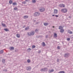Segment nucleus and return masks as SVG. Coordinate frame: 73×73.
Masks as SVG:
<instances>
[{
  "mask_svg": "<svg viewBox=\"0 0 73 73\" xmlns=\"http://www.w3.org/2000/svg\"><path fill=\"white\" fill-rule=\"evenodd\" d=\"M1 29V28L0 27V30Z\"/></svg>",
  "mask_w": 73,
  "mask_h": 73,
  "instance_id": "49530a36",
  "label": "nucleus"
},
{
  "mask_svg": "<svg viewBox=\"0 0 73 73\" xmlns=\"http://www.w3.org/2000/svg\"><path fill=\"white\" fill-rule=\"evenodd\" d=\"M9 48L11 50H14V47H10Z\"/></svg>",
  "mask_w": 73,
  "mask_h": 73,
  "instance_id": "1a4fd4ad",
  "label": "nucleus"
},
{
  "mask_svg": "<svg viewBox=\"0 0 73 73\" xmlns=\"http://www.w3.org/2000/svg\"><path fill=\"white\" fill-rule=\"evenodd\" d=\"M47 37H48V36H46V38H47Z\"/></svg>",
  "mask_w": 73,
  "mask_h": 73,
  "instance_id": "79ce46f5",
  "label": "nucleus"
},
{
  "mask_svg": "<svg viewBox=\"0 0 73 73\" xmlns=\"http://www.w3.org/2000/svg\"><path fill=\"white\" fill-rule=\"evenodd\" d=\"M27 70H30L31 69V67L30 66L28 67L27 68Z\"/></svg>",
  "mask_w": 73,
  "mask_h": 73,
  "instance_id": "6e6552de",
  "label": "nucleus"
},
{
  "mask_svg": "<svg viewBox=\"0 0 73 73\" xmlns=\"http://www.w3.org/2000/svg\"><path fill=\"white\" fill-rule=\"evenodd\" d=\"M64 57H69V54H65L64 55Z\"/></svg>",
  "mask_w": 73,
  "mask_h": 73,
  "instance_id": "9d476101",
  "label": "nucleus"
},
{
  "mask_svg": "<svg viewBox=\"0 0 73 73\" xmlns=\"http://www.w3.org/2000/svg\"><path fill=\"white\" fill-rule=\"evenodd\" d=\"M0 44H1V43H0Z\"/></svg>",
  "mask_w": 73,
  "mask_h": 73,
  "instance_id": "09e8293b",
  "label": "nucleus"
},
{
  "mask_svg": "<svg viewBox=\"0 0 73 73\" xmlns=\"http://www.w3.org/2000/svg\"><path fill=\"white\" fill-rule=\"evenodd\" d=\"M28 50H31V49L30 48H28Z\"/></svg>",
  "mask_w": 73,
  "mask_h": 73,
  "instance_id": "ea45409f",
  "label": "nucleus"
},
{
  "mask_svg": "<svg viewBox=\"0 0 73 73\" xmlns=\"http://www.w3.org/2000/svg\"><path fill=\"white\" fill-rule=\"evenodd\" d=\"M13 2V1H12L10 0L9 1V3L11 4Z\"/></svg>",
  "mask_w": 73,
  "mask_h": 73,
  "instance_id": "bb28decb",
  "label": "nucleus"
},
{
  "mask_svg": "<svg viewBox=\"0 0 73 73\" xmlns=\"http://www.w3.org/2000/svg\"><path fill=\"white\" fill-rule=\"evenodd\" d=\"M55 16H56V17H58V16L57 15H55Z\"/></svg>",
  "mask_w": 73,
  "mask_h": 73,
  "instance_id": "58836bf2",
  "label": "nucleus"
},
{
  "mask_svg": "<svg viewBox=\"0 0 73 73\" xmlns=\"http://www.w3.org/2000/svg\"><path fill=\"white\" fill-rule=\"evenodd\" d=\"M57 48L58 49H60V47H59V46H58L57 47Z\"/></svg>",
  "mask_w": 73,
  "mask_h": 73,
  "instance_id": "e433bc0d",
  "label": "nucleus"
},
{
  "mask_svg": "<svg viewBox=\"0 0 73 73\" xmlns=\"http://www.w3.org/2000/svg\"><path fill=\"white\" fill-rule=\"evenodd\" d=\"M68 33H69V34H73V33H72V32L70 31V30H69L68 31Z\"/></svg>",
  "mask_w": 73,
  "mask_h": 73,
  "instance_id": "a211bd4d",
  "label": "nucleus"
},
{
  "mask_svg": "<svg viewBox=\"0 0 73 73\" xmlns=\"http://www.w3.org/2000/svg\"><path fill=\"white\" fill-rule=\"evenodd\" d=\"M60 32V33H63V32H64V29H61Z\"/></svg>",
  "mask_w": 73,
  "mask_h": 73,
  "instance_id": "f8f14e48",
  "label": "nucleus"
},
{
  "mask_svg": "<svg viewBox=\"0 0 73 73\" xmlns=\"http://www.w3.org/2000/svg\"><path fill=\"white\" fill-rule=\"evenodd\" d=\"M59 7H65V5L64 4H60L59 5Z\"/></svg>",
  "mask_w": 73,
  "mask_h": 73,
  "instance_id": "423d86ee",
  "label": "nucleus"
},
{
  "mask_svg": "<svg viewBox=\"0 0 73 73\" xmlns=\"http://www.w3.org/2000/svg\"><path fill=\"white\" fill-rule=\"evenodd\" d=\"M30 33L31 36H33L35 34V32L33 31H31Z\"/></svg>",
  "mask_w": 73,
  "mask_h": 73,
  "instance_id": "0eeeda50",
  "label": "nucleus"
},
{
  "mask_svg": "<svg viewBox=\"0 0 73 73\" xmlns=\"http://www.w3.org/2000/svg\"><path fill=\"white\" fill-rule=\"evenodd\" d=\"M23 18H24V19H27V18H28V15L24 16L23 17Z\"/></svg>",
  "mask_w": 73,
  "mask_h": 73,
  "instance_id": "2eb2a0df",
  "label": "nucleus"
},
{
  "mask_svg": "<svg viewBox=\"0 0 73 73\" xmlns=\"http://www.w3.org/2000/svg\"><path fill=\"white\" fill-rule=\"evenodd\" d=\"M54 72V70H49L48 71V73H52V72Z\"/></svg>",
  "mask_w": 73,
  "mask_h": 73,
  "instance_id": "9b49d317",
  "label": "nucleus"
},
{
  "mask_svg": "<svg viewBox=\"0 0 73 73\" xmlns=\"http://www.w3.org/2000/svg\"><path fill=\"white\" fill-rule=\"evenodd\" d=\"M59 61H60V60H59V59H58L57 60V62H59Z\"/></svg>",
  "mask_w": 73,
  "mask_h": 73,
  "instance_id": "4c0bfd02",
  "label": "nucleus"
},
{
  "mask_svg": "<svg viewBox=\"0 0 73 73\" xmlns=\"http://www.w3.org/2000/svg\"><path fill=\"white\" fill-rule=\"evenodd\" d=\"M22 3L23 4H26V2H25V1H24L23 2H22Z\"/></svg>",
  "mask_w": 73,
  "mask_h": 73,
  "instance_id": "7c9ffc66",
  "label": "nucleus"
},
{
  "mask_svg": "<svg viewBox=\"0 0 73 73\" xmlns=\"http://www.w3.org/2000/svg\"><path fill=\"white\" fill-rule=\"evenodd\" d=\"M40 15V13L38 12H36L34 14V16L37 17L38 16Z\"/></svg>",
  "mask_w": 73,
  "mask_h": 73,
  "instance_id": "f257e3e1",
  "label": "nucleus"
},
{
  "mask_svg": "<svg viewBox=\"0 0 73 73\" xmlns=\"http://www.w3.org/2000/svg\"><path fill=\"white\" fill-rule=\"evenodd\" d=\"M5 60L4 59H3L2 60V62H3V63H5Z\"/></svg>",
  "mask_w": 73,
  "mask_h": 73,
  "instance_id": "393cba45",
  "label": "nucleus"
},
{
  "mask_svg": "<svg viewBox=\"0 0 73 73\" xmlns=\"http://www.w3.org/2000/svg\"><path fill=\"white\" fill-rule=\"evenodd\" d=\"M3 52H4V51L3 50H2L0 51V54H2L3 53Z\"/></svg>",
  "mask_w": 73,
  "mask_h": 73,
  "instance_id": "412c9836",
  "label": "nucleus"
},
{
  "mask_svg": "<svg viewBox=\"0 0 73 73\" xmlns=\"http://www.w3.org/2000/svg\"><path fill=\"white\" fill-rule=\"evenodd\" d=\"M54 36L55 38H56L57 37V35L56 33H54Z\"/></svg>",
  "mask_w": 73,
  "mask_h": 73,
  "instance_id": "dca6fc26",
  "label": "nucleus"
},
{
  "mask_svg": "<svg viewBox=\"0 0 73 73\" xmlns=\"http://www.w3.org/2000/svg\"><path fill=\"white\" fill-rule=\"evenodd\" d=\"M14 10H17L18 9H17V7H15L14 8Z\"/></svg>",
  "mask_w": 73,
  "mask_h": 73,
  "instance_id": "2f4dec72",
  "label": "nucleus"
},
{
  "mask_svg": "<svg viewBox=\"0 0 73 73\" xmlns=\"http://www.w3.org/2000/svg\"><path fill=\"white\" fill-rule=\"evenodd\" d=\"M52 16H55V15H52Z\"/></svg>",
  "mask_w": 73,
  "mask_h": 73,
  "instance_id": "c03bdc74",
  "label": "nucleus"
},
{
  "mask_svg": "<svg viewBox=\"0 0 73 73\" xmlns=\"http://www.w3.org/2000/svg\"><path fill=\"white\" fill-rule=\"evenodd\" d=\"M67 19L68 20H70V18H71V17L70 16H67L66 17Z\"/></svg>",
  "mask_w": 73,
  "mask_h": 73,
  "instance_id": "ddd939ff",
  "label": "nucleus"
},
{
  "mask_svg": "<svg viewBox=\"0 0 73 73\" xmlns=\"http://www.w3.org/2000/svg\"><path fill=\"white\" fill-rule=\"evenodd\" d=\"M5 31H6V32H8V31H9V30L7 29H4Z\"/></svg>",
  "mask_w": 73,
  "mask_h": 73,
  "instance_id": "a878e982",
  "label": "nucleus"
},
{
  "mask_svg": "<svg viewBox=\"0 0 73 73\" xmlns=\"http://www.w3.org/2000/svg\"><path fill=\"white\" fill-rule=\"evenodd\" d=\"M48 24V23H45L44 24V26H47Z\"/></svg>",
  "mask_w": 73,
  "mask_h": 73,
  "instance_id": "aec40b11",
  "label": "nucleus"
},
{
  "mask_svg": "<svg viewBox=\"0 0 73 73\" xmlns=\"http://www.w3.org/2000/svg\"><path fill=\"white\" fill-rule=\"evenodd\" d=\"M26 1H28L29 0H25Z\"/></svg>",
  "mask_w": 73,
  "mask_h": 73,
  "instance_id": "a19ab883",
  "label": "nucleus"
},
{
  "mask_svg": "<svg viewBox=\"0 0 73 73\" xmlns=\"http://www.w3.org/2000/svg\"><path fill=\"white\" fill-rule=\"evenodd\" d=\"M58 13V10H57L56 9H54V14L55 15H56Z\"/></svg>",
  "mask_w": 73,
  "mask_h": 73,
  "instance_id": "20e7f679",
  "label": "nucleus"
},
{
  "mask_svg": "<svg viewBox=\"0 0 73 73\" xmlns=\"http://www.w3.org/2000/svg\"><path fill=\"white\" fill-rule=\"evenodd\" d=\"M52 27H53V28H54V26H53Z\"/></svg>",
  "mask_w": 73,
  "mask_h": 73,
  "instance_id": "a18cd8bd",
  "label": "nucleus"
},
{
  "mask_svg": "<svg viewBox=\"0 0 73 73\" xmlns=\"http://www.w3.org/2000/svg\"><path fill=\"white\" fill-rule=\"evenodd\" d=\"M40 11L41 12H43L45 11V9L44 8H42L40 9Z\"/></svg>",
  "mask_w": 73,
  "mask_h": 73,
  "instance_id": "39448f33",
  "label": "nucleus"
},
{
  "mask_svg": "<svg viewBox=\"0 0 73 73\" xmlns=\"http://www.w3.org/2000/svg\"><path fill=\"white\" fill-rule=\"evenodd\" d=\"M27 62L28 63H30V62H31V60L29 59H28L27 60Z\"/></svg>",
  "mask_w": 73,
  "mask_h": 73,
  "instance_id": "cd10ccee",
  "label": "nucleus"
},
{
  "mask_svg": "<svg viewBox=\"0 0 73 73\" xmlns=\"http://www.w3.org/2000/svg\"><path fill=\"white\" fill-rule=\"evenodd\" d=\"M32 3H36V0H33L32 1Z\"/></svg>",
  "mask_w": 73,
  "mask_h": 73,
  "instance_id": "c85d7f7f",
  "label": "nucleus"
},
{
  "mask_svg": "<svg viewBox=\"0 0 73 73\" xmlns=\"http://www.w3.org/2000/svg\"><path fill=\"white\" fill-rule=\"evenodd\" d=\"M38 53H41V51L39 50L38 51Z\"/></svg>",
  "mask_w": 73,
  "mask_h": 73,
  "instance_id": "f704fd0d",
  "label": "nucleus"
},
{
  "mask_svg": "<svg viewBox=\"0 0 73 73\" xmlns=\"http://www.w3.org/2000/svg\"><path fill=\"white\" fill-rule=\"evenodd\" d=\"M23 28H24V27H23Z\"/></svg>",
  "mask_w": 73,
  "mask_h": 73,
  "instance_id": "8fccbe9b",
  "label": "nucleus"
},
{
  "mask_svg": "<svg viewBox=\"0 0 73 73\" xmlns=\"http://www.w3.org/2000/svg\"><path fill=\"white\" fill-rule=\"evenodd\" d=\"M47 71L48 69L46 68H44L40 70L41 72H46Z\"/></svg>",
  "mask_w": 73,
  "mask_h": 73,
  "instance_id": "f03ea898",
  "label": "nucleus"
},
{
  "mask_svg": "<svg viewBox=\"0 0 73 73\" xmlns=\"http://www.w3.org/2000/svg\"><path fill=\"white\" fill-rule=\"evenodd\" d=\"M13 5H17V3H13Z\"/></svg>",
  "mask_w": 73,
  "mask_h": 73,
  "instance_id": "473e14b6",
  "label": "nucleus"
},
{
  "mask_svg": "<svg viewBox=\"0 0 73 73\" xmlns=\"http://www.w3.org/2000/svg\"><path fill=\"white\" fill-rule=\"evenodd\" d=\"M38 31V30L37 29H36V30H35V32H37Z\"/></svg>",
  "mask_w": 73,
  "mask_h": 73,
  "instance_id": "c9c22d12",
  "label": "nucleus"
},
{
  "mask_svg": "<svg viewBox=\"0 0 73 73\" xmlns=\"http://www.w3.org/2000/svg\"><path fill=\"white\" fill-rule=\"evenodd\" d=\"M42 44L43 46H45V44L44 42H43Z\"/></svg>",
  "mask_w": 73,
  "mask_h": 73,
  "instance_id": "6ab92c4d",
  "label": "nucleus"
},
{
  "mask_svg": "<svg viewBox=\"0 0 73 73\" xmlns=\"http://www.w3.org/2000/svg\"><path fill=\"white\" fill-rule=\"evenodd\" d=\"M17 37L18 38H20V34H17Z\"/></svg>",
  "mask_w": 73,
  "mask_h": 73,
  "instance_id": "f3484780",
  "label": "nucleus"
},
{
  "mask_svg": "<svg viewBox=\"0 0 73 73\" xmlns=\"http://www.w3.org/2000/svg\"><path fill=\"white\" fill-rule=\"evenodd\" d=\"M68 11V10L66 9H63L61 10V12L63 13H66Z\"/></svg>",
  "mask_w": 73,
  "mask_h": 73,
  "instance_id": "7ed1b4c3",
  "label": "nucleus"
},
{
  "mask_svg": "<svg viewBox=\"0 0 73 73\" xmlns=\"http://www.w3.org/2000/svg\"><path fill=\"white\" fill-rule=\"evenodd\" d=\"M62 29V26H59V29Z\"/></svg>",
  "mask_w": 73,
  "mask_h": 73,
  "instance_id": "5701e85b",
  "label": "nucleus"
},
{
  "mask_svg": "<svg viewBox=\"0 0 73 73\" xmlns=\"http://www.w3.org/2000/svg\"><path fill=\"white\" fill-rule=\"evenodd\" d=\"M67 40V41H70V38H68Z\"/></svg>",
  "mask_w": 73,
  "mask_h": 73,
  "instance_id": "72a5a7b5",
  "label": "nucleus"
},
{
  "mask_svg": "<svg viewBox=\"0 0 73 73\" xmlns=\"http://www.w3.org/2000/svg\"><path fill=\"white\" fill-rule=\"evenodd\" d=\"M27 36H31V34L30 32H28L27 33Z\"/></svg>",
  "mask_w": 73,
  "mask_h": 73,
  "instance_id": "4468645a",
  "label": "nucleus"
},
{
  "mask_svg": "<svg viewBox=\"0 0 73 73\" xmlns=\"http://www.w3.org/2000/svg\"><path fill=\"white\" fill-rule=\"evenodd\" d=\"M29 29V27H27L26 28H25V30L27 31V30H28Z\"/></svg>",
  "mask_w": 73,
  "mask_h": 73,
  "instance_id": "4be33fe9",
  "label": "nucleus"
},
{
  "mask_svg": "<svg viewBox=\"0 0 73 73\" xmlns=\"http://www.w3.org/2000/svg\"><path fill=\"white\" fill-rule=\"evenodd\" d=\"M36 47V46L35 45H33L32 46V48L33 49H34Z\"/></svg>",
  "mask_w": 73,
  "mask_h": 73,
  "instance_id": "c756f323",
  "label": "nucleus"
},
{
  "mask_svg": "<svg viewBox=\"0 0 73 73\" xmlns=\"http://www.w3.org/2000/svg\"><path fill=\"white\" fill-rule=\"evenodd\" d=\"M15 52H17V50H15Z\"/></svg>",
  "mask_w": 73,
  "mask_h": 73,
  "instance_id": "37998d69",
  "label": "nucleus"
},
{
  "mask_svg": "<svg viewBox=\"0 0 73 73\" xmlns=\"http://www.w3.org/2000/svg\"><path fill=\"white\" fill-rule=\"evenodd\" d=\"M0 61H1V60H0Z\"/></svg>",
  "mask_w": 73,
  "mask_h": 73,
  "instance_id": "de8ad7c7",
  "label": "nucleus"
},
{
  "mask_svg": "<svg viewBox=\"0 0 73 73\" xmlns=\"http://www.w3.org/2000/svg\"><path fill=\"white\" fill-rule=\"evenodd\" d=\"M2 25L3 27H6L5 24L4 23H2Z\"/></svg>",
  "mask_w": 73,
  "mask_h": 73,
  "instance_id": "b1692460",
  "label": "nucleus"
}]
</instances>
